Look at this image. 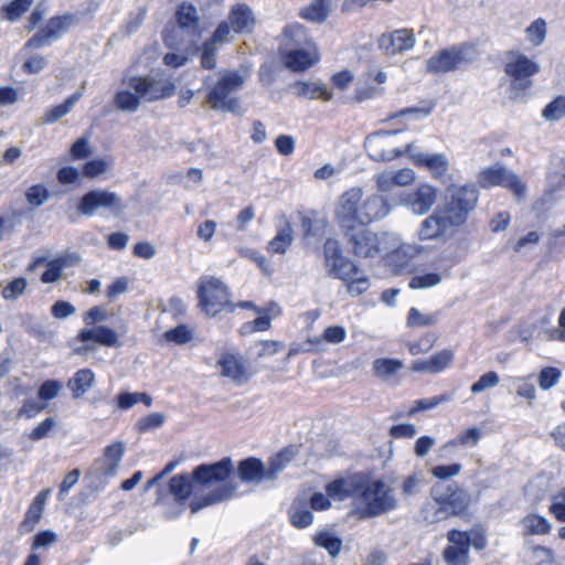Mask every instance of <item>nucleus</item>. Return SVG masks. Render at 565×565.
Returning a JSON list of instances; mask_svg holds the SVG:
<instances>
[{"instance_id": "f257e3e1", "label": "nucleus", "mask_w": 565, "mask_h": 565, "mask_svg": "<svg viewBox=\"0 0 565 565\" xmlns=\"http://www.w3.org/2000/svg\"><path fill=\"white\" fill-rule=\"evenodd\" d=\"M235 471L233 460L224 457L213 463L196 466L191 475L180 473L169 480V493L179 504L180 510L172 514L175 518L185 510L189 502L192 513L228 501L236 495L237 487L232 482H225Z\"/></svg>"}, {"instance_id": "f03ea898", "label": "nucleus", "mask_w": 565, "mask_h": 565, "mask_svg": "<svg viewBox=\"0 0 565 565\" xmlns=\"http://www.w3.org/2000/svg\"><path fill=\"white\" fill-rule=\"evenodd\" d=\"M390 212L391 205L383 195L372 194L363 199V189L354 186L339 198L334 218L340 230L343 231L367 226L383 220Z\"/></svg>"}, {"instance_id": "7ed1b4c3", "label": "nucleus", "mask_w": 565, "mask_h": 565, "mask_svg": "<svg viewBox=\"0 0 565 565\" xmlns=\"http://www.w3.org/2000/svg\"><path fill=\"white\" fill-rule=\"evenodd\" d=\"M396 132L382 130L367 136L365 147L371 158L376 161H391L406 153L409 154L416 166L427 168L435 178H441L447 173L448 159L443 153L415 152L413 143H407L404 151L398 148H387L391 137Z\"/></svg>"}, {"instance_id": "20e7f679", "label": "nucleus", "mask_w": 565, "mask_h": 565, "mask_svg": "<svg viewBox=\"0 0 565 565\" xmlns=\"http://www.w3.org/2000/svg\"><path fill=\"white\" fill-rule=\"evenodd\" d=\"M398 507L394 490L382 480L363 479L355 513L366 520L383 515Z\"/></svg>"}, {"instance_id": "39448f33", "label": "nucleus", "mask_w": 565, "mask_h": 565, "mask_svg": "<svg viewBox=\"0 0 565 565\" xmlns=\"http://www.w3.org/2000/svg\"><path fill=\"white\" fill-rule=\"evenodd\" d=\"M286 45L307 47H295L284 56L285 65L292 72H303L319 61V54L315 44L308 39L303 25L294 23L284 29Z\"/></svg>"}, {"instance_id": "423d86ee", "label": "nucleus", "mask_w": 565, "mask_h": 565, "mask_svg": "<svg viewBox=\"0 0 565 565\" xmlns=\"http://www.w3.org/2000/svg\"><path fill=\"white\" fill-rule=\"evenodd\" d=\"M244 77L236 71L224 73L218 81L210 87L206 94V103L211 109L238 115L242 113L241 99L232 96L241 89Z\"/></svg>"}, {"instance_id": "0eeeda50", "label": "nucleus", "mask_w": 565, "mask_h": 565, "mask_svg": "<svg viewBox=\"0 0 565 565\" xmlns=\"http://www.w3.org/2000/svg\"><path fill=\"white\" fill-rule=\"evenodd\" d=\"M541 67L539 63L527 57L525 54L512 50L505 53L504 73L511 78L509 92L510 97L516 99L532 85V77L539 74Z\"/></svg>"}, {"instance_id": "6e6552de", "label": "nucleus", "mask_w": 565, "mask_h": 565, "mask_svg": "<svg viewBox=\"0 0 565 565\" xmlns=\"http://www.w3.org/2000/svg\"><path fill=\"white\" fill-rule=\"evenodd\" d=\"M479 191L475 184L451 185L447 189V194L443 207L448 220L458 227L462 225L470 212L478 203Z\"/></svg>"}, {"instance_id": "1a4fd4ad", "label": "nucleus", "mask_w": 565, "mask_h": 565, "mask_svg": "<svg viewBox=\"0 0 565 565\" xmlns=\"http://www.w3.org/2000/svg\"><path fill=\"white\" fill-rule=\"evenodd\" d=\"M226 285L215 277H201L199 280L198 298L200 308L210 317L228 310L233 312L235 305L230 299Z\"/></svg>"}, {"instance_id": "9d476101", "label": "nucleus", "mask_w": 565, "mask_h": 565, "mask_svg": "<svg viewBox=\"0 0 565 565\" xmlns=\"http://www.w3.org/2000/svg\"><path fill=\"white\" fill-rule=\"evenodd\" d=\"M341 232L351 254L358 258H375L388 253V248L385 247L387 237L385 233L373 232L367 226H358Z\"/></svg>"}, {"instance_id": "9b49d317", "label": "nucleus", "mask_w": 565, "mask_h": 565, "mask_svg": "<svg viewBox=\"0 0 565 565\" xmlns=\"http://www.w3.org/2000/svg\"><path fill=\"white\" fill-rule=\"evenodd\" d=\"M477 57L476 50L470 44L455 45L440 50L427 61V72L433 74L448 73L461 65L472 63Z\"/></svg>"}, {"instance_id": "f8f14e48", "label": "nucleus", "mask_w": 565, "mask_h": 565, "mask_svg": "<svg viewBox=\"0 0 565 565\" xmlns=\"http://www.w3.org/2000/svg\"><path fill=\"white\" fill-rule=\"evenodd\" d=\"M324 267L330 277L349 280L351 276L360 273L359 266L343 254L340 242L337 238L329 237L322 246Z\"/></svg>"}, {"instance_id": "ddd939ff", "label": "nucleus", "mask_w": 565, "mask_h": 565, "mask_svg": "<svg viewBox=\"0 0 565 565\" xmlns=\"http://www.w3.org/2000/svg\"><path fill=\"white\" fill-rule=\"evenodd\" d=\"M76 210L79 215L87 217L94 216L100 210L119 215L125 210V204L115 192L105 189H93L79 199Z\"/></svg>"}, {"instance_id": "4468645a", "label": "nucleus", "mask_w": 565, "mask_h": 565, "mask_svg": "<svg viewBox=\"0 0 565 565\" xmlns=\"http://www.w3.org/2000/svg\"><path fill=\"white\" fill-rule=\"evenodd\" d=\"M79 22L75 13L52 17L47 23L26 41L24 49H42L57 41L64 33Z\"/></svg>"}, {"instance_id": "2eb2a0df", "label": "nucleus", "mask_w": 565, "mask_h": 565, "mask_svg": "<svg viewBox=\"0 0 565 565\" xmlns=\"http://www.w3.org/2000/svg\"><path fill=\"white\" fill-rule=\"evenodd\" d=\"M478 181L482 188L500 185L513 192L518 200H523L526 195V184L519 175L508 170L502 163H497L486 168L479 173Z\"/></svg>"}, {"instance_id": "dca6fc26", "label": "nucleus", "mask_w": 565, "mask_h": 565, "mask_svg": "<svg viewBox=\"0 0 565 565\" xmlns=\"http://www.w3.org/2000/svg\"><path fill=\"white\" fill-rule=\"evenodd\" d=\"M430 495H436L441 501L449 516L463 514L471 503L470 492L457 483H437L431 487Z\"/></svg>"}, {"instance_id": "f3484780", "label": "nucleus", "mask_w": 565, "mask_h": 565, "mask_svg": "<svg viewBox=\"0 0 565 565\" xmlns=\"http://www.w3.org/2000/svg\"><path fill=\"white\" fill-rule=\"evenodd\" d=\"M128 87L140 94L145 102L168 98L175 93V85L169 79L135 76L129 78Z\"/></svg>"}, {"instance_id": "a211bd4d", "label": "nucleus", "mask_w": 565, "mask_h": 565, "mask_svg": "<svg viewBox=\"0 0 565 565\" xmlns=\"http://www.w3.org/2000/svg\"><path fill=\"white\" fill-rule=\"evenodd\" d=\"M438 191L429 184H420L414 191L399 194V202L418 215H424L435 205Z\"/></svg>"}, {"instance_id": "6ab92c4d", "label": "nucleus", "mask_w": 565, "mask_h": 565, "mask_svg": "<svg viewBox=\"0 0 565 565\" xmlns=\"http://www.w3.org/2000/svg\"><path fill=\"white\" fill-rule=\"evenodd\" d=\"M415 42L413 30L399 29L382 34L379 39V47L386 55H396L413 49Z\"/></svg>"}, {"instance_id": "aec40b11", "label": "nucleus", "mask_w": 565, "mask_h": 565, "mask_svg": "<svg viewBox=\"0 0 565 565\" xmlns=\"http://www.w3.org/2000/svg\"><path fill=\"white\" fill-rule=\"evenodd\" d=\"M126 452V445L124 441H116L108 445L102 458L97 459L94 463L95 471L107 478L116 476L120 461L122 460Z\"/></svg>"}, {"instance_id": "412c9836", "label": "nucleus", "mask_w": 565, "mask_h": 565, "mask_svg": "<svg viewBox=\"0 0 565 565\" xmlns=\"http://www.w3.org/2000/svg\"><path fill=\"white\" fill-rule=\"evenodd\" d=\"M77 340L86 343L82 349L83 351H90L93 349L88 342H94L108 348H117L121 345L117 332L107 326L82 329L77 334Z\"/></svg>"}, {"instance_id": "4be33fe9", "label": "nucleus", "mask_w": 565, "mask_h": 565, "mask_svg": "<svg viewBox=\"0 0 565 565\" xmlns=\"http://www.w3.org/2000/svg\"><path fill=\"white\" fill-rule=\"evenodd\" d=\"M362 482L363 478L358 476L339 478L329 482L326 486V492L328 497L340 501L345 500L348 498H354L356 504Z\"/></svg>"}, {"instance_id": "5701e85b", "label": "nucleus", "mask_w": 565, "mask_h": 565, "mask_svg": "<svg viewBox=\"0 0 565 565\" xmlns=\"http://www.w3.org/2000/svg\"><path fill=\"white\" fill-rule=\"evenodd\" d=\"M454 224L448 220V216L439 207L431 215L426 217L420 225L418 236L420 239H434L445 235L449 230L454 228Z\"/></svg>"}, {"instance_id": "b1692460", "label": "nucleus", "mask_w": 565, "mask_h": 565, "mask_svg": "<svg viewBox=\"0 0 565 565\" xmlns=\"http://www.w3.org/2000/svg\"><path fill=\"white\" fill-rule=\"evenodd\" d=\"M454 358L452 350L444 349L428 359L414 361L411 369L414 372L437 374L446 370L452 363Z\"/></svg>"}, {"instance_id": "393cba45", "label": "nucleus", "mask_w": 565, "mask_h": 565, "mask_svg": "<svg viewBox=\"0 0 565 565\" xmlns=\"http://www.w3.org/2000/svg\"><path fill=\"white\" fill-rule=\"evenodd\" d=\"M218 365L222 367V374L237 384L245 383L250 377L246 363L232 353H224L218 360Z\"/></svg>"}, {"instance_id": "a878e982", "label": "nucleus", "mask_w": 565, "mask_h": 565, "mask_svg": "<svg viewBox=\"0 0 565 565\" xmlns=\"http://www.w3.org/2000/svg\"><path fill=\"white\" fill-rule=\"evenodd\" d=\"M452 263L437 264L434 273H424L415 275L409 280L411 289H427L439 285L445 278L451 274Z\"/></svg>"}, {"instance_id": "bb28decb", "label": "nucleus", "mask_w": 565, "mask_h": 565, "mask_svg": "<svg viewBox=\"0 0 565 565\" xmlns=\"http://www.w3.org/2000/svg\"><path fill=\"white\" fill-rule=\"evenodd\" d=\"M227 22L236 33L252 32L256 23L253 10L245 3L231 8Z\"/></svg>"}, {"instance_id": "cd10ccee", "label": "nucleus", "mask_w": 565, "mask_h": 565, "mask_svg": "<svg viewBox=\"0 0 565 565\" xmlns=\"http://www.w3.org/2000/svg\"><path fill=\"white\" fill-rule=\"evenodd\" d=\"M237 475L243 482L259 483L267 480L265 465L255 457L243 459L238 462Z\"/></svg>"}, {"instance_id": "c85d7f7f", "label": "nucleus", "mask_w": 565, "mask_h": 565, "mask_svg": "<svg viewBox=\"0 0 565 565\" xmlns=\"http://www.w3.org/2000/svg\"><path fill=\"white\" fill-rule=\"evenodd\" d=\"M95 384V374L90 369H79L67 381V387L75 399L82 398Z\"/></svg>"}, {"instance_id": "c756f323", "label": "nucleus", "mask_w": 565, "mask_h": 565, "mask_svg": "<svg viewBox=\"0 0 565 565\" xmlns=\"http://www.w3.org/2000/svg\"><path fill=\"white\" fill-rule=\"evenodd\" d=\"M178 25L190 34L198 33L200 29V17L196 8L188 2L180 4L175 11Z\"/></svg>"}, {"instance_id": "7c9ffc66", "label": "nucleus", "mask_w": 565, "mask_h": 565, "mask_svg": "<svg viewBox=\"0 0 565 565\" xmlns=\"http://www.w3.org/2000/svg\"><path fill=\"white\" fill-rule=\"evenodd\" d=\"M331 12L330 0H313L300 11V17L307 21L321 24L326 22Z\"/></svg>"}, {"instance_id": "2f4dec72", "label": "nucleus", "mask_w": 565, "mask_h": 565, "mask_svg": "<svg viewBox=\"0 0 565 565\" xmlns=\"http://www.w3.org/2000/svg\"><path fill=\"white\" fill-rule=\"evenodd\" d=\"M295 457L292 448H284L281 451L271 457L268 466L265 467L267 480H275L281 471H284Z\"/></svg>"}, {"instance_id": "473e14b6", "label": "nucleus", "mask_w": 565, "mask_h": 565, "mask_svg": "<svg viewBox=\"0 0 565 565\" xmlns=\"http://www.w3.org/2000/svg\"><path fill=\"white\" fill-rule=\"evenodd\" d=\"M420 516L427 524H434L449 518V512L436 495L426 501L420 509Z\"/></svg>"}, {"instance_id": "72a5a7b5", "label": "nucleus", "mask_w": 565, "mask_h": 565, "mask_svg": "<svg viewBox=\"0 0 565 565\" xmlns=\"http://www.w3.org/2000/svg\"><path fill=\"white\" fill-rule=\"evenodd\" d=\"M143 100L142 96L131 89L118 90L114 96V105L118 110L126 113H136Z\"/></svg>"}, {"instance_id": "f704fd0d", "label": "nucleus", "mask_w": 565, "mask_h": 565, "mask_svg": "<svg viewBox=\"0 0 565 565\" xmlns=\"http://www.w3.org/2000/svg\"><path fill=\"white\" fill-rule=\"evenodd\" d=\"M81 97H82V93L76 92L73 95L68 96L65 99V102L62 103L61 105H57V106L49 109L44 115V118H43L44 122L45 124H54L57 120H60L61 118L65 117L68 113H71V110L73 109V107L79 100Z\"/></svg>"}, {"instance_id": "c9c22d12", "label": "nucleus", "mask_w": 565, "mask_h": 565, "mask_svg": "<svg viewBox=\"0 0 565 565\" xmlns=\"http://www.w3.org/2000/svg\"><path fill=\"white\" fill-rule=\"evenodd\" d=\"M404 363L403 361L398 359H387V358H381L376 359L373 362V372L374 375L386 380L393 374H395L397 371L403 369Z\"/></svg>"}, {"instance_id": "e433bc0d", "label": "nucleus", "mask_w": 565, "mask_h": 565, "mask_svg": "<svg viewBox=\"0 0 565 565\" xmlns=\"http://www.w3.org/2000/svg\"><path fill=\"white\" fill-rule=\"evenodd\" d=\"M29 282L24 277H15L2 285L1 296L7 301H15L23 296L28 289Z\"/></svg>"}, {"instance_id": "4c0bfd02", "label": "nucleus", "mask_w": 565, "mask_h": 565, "mask_svg": "<svg viewBox=\"0 0 565 565\" xmlns=\"http://www.w3.org/2000/svg\"><path fill=\"white\" fill-rule=\"evenodd\" d=\"M292 243V228L289 223L281 227L269 242L268 249L273 253L284 254Z\"/></svg>"}, {"instance_id": "58836bf2", "label": "nucleus", "mask_w": 565, "mask_h": 565, "mask_svg": "<svg viewBox=\"0 0 565 565\" xmlns=\"http://www.w3.org/2000/svg\"><path fill=\"white\" fill-rule=\"evenodd\" d=\"M439 312L422 313L417 308L412 307L407 315V327H429L438 322Z\"/></svg>"}, {"instance_id": "ea45409f", "label": "nucleus", "mask_w": 565, "mask_h": 565, "mask_svg": "<svg viewBox=\"0 0 565 565\" xmlns=\"http://www.w3.org/2000/svg\"><path fill=\"white\" fill-rule=\"evenodd\" d=\"M316 545L328 551L331 557H337L342 547V541L330 532H320L315 536Z\"/></svg>"}, {"instance_id": "a19ab883", "label": "nucleus", "mask_w": 565, "mask_h": 565, "mask_svg": "<svg viewBox=\"0 0 565 565\" xmlns=\"http://www.w3.org/2000/svg\"><path fill=\"white\" fill-rule=\"evenodd\" d=\"M296 85L299 88L300 96H306L309 98H322L324 100H330L332 98V94L323 84H310L299 81Z\"/></svg>"}, {"instance_id": "79ce46f5", "label": "nucleus", "mask_w": 565, "mask_h": 565, "mask_svg": "<svg viewBox=\"0 0 565 565\" xmlns=\"http://www.w3.org/2000/svg\"><path fill=\"white\" fill-rule=\"evenodd\" d=\"M68 265L67 257L50 260L46 270L41 276V281L52 284L62 277L63 269Z\"/></svg>"}, {"instance_id": "37998d69", "label": "nucleus", "mask_w": 565, "mask_h": 565, "mask_svg": "<svg viewBox=\"0 0 565 565\" xmlns=\"http://www.w3.org/2000/svg\"><path fill=\"white\" fill-rule=\"evenodd\" d=\"M523 524L529 534L543 535L547 534L551 530L548 521L541 515L530 514L523 519Z\"/></svg>"}, {"instance_id": "c03bdc74", "label": "nucleus", "mask_w": 565, "mask_h": 565, "mask_svg": "<svg viewBox=\"0 0 565 565\" xmlns=\"http://www.w3.org/2000/svg\"><path fill=\"white\" fill-rule=\"evenodd\" d=\"M482 436L481 429L478 427H471L467 429L465 433L458 435L456 438L449 440L445 444L444 448L455 447V446H476Z\"/></svg>"}, {"instance_id": "a18cd8bd", "label": "nucleus", "mask_w": 565, "mask_h": 565, "mask_svg": "<svg viewBox=\"0 0 565 565\" xmlns=\"http://www.w3.org/2000/svg\"><path fill=\"white\" fill-rule=\"evenodd\" d=\"M444 559L447 565H469V550L460 546H447L444 550Z\"/></svg>"}, {"instance_id": "49530a36", "label": "nucleus", "mask_w": 565, "mask_h": 565, "mask_svg": "<svg viewBox=\"0 0 565 565\" xmlns=\"http://www.w3.org/2000/svg\"><path fill=\"white\" fill-rule=\"evenodd\" d=\"M526 38L534 46H540L546 38V22L539 18L525 29Z\"/></svg>"}, {"instance_id": "de8ad7c7", "label": "nucleus", "mask_w": 565, "mask_h": 565, "mask_svg": "<svg viewBox=\"0 0 565 565\" xmlns=\"http://www.w3.org/2000/svg\"><path fill=\"white\" fill-rule=\"evenodd\" d=\"M543 118L547 121H557L565 116V96L561 95L548 103L543 111Z\"/></svg>"}, {"instance_id": "09e8293b", "label": "nucleus", "mask_w": 565, "mask_h": 565, "mask_svg": "<svg viewBox=\"0 0 565 565\" xmlns=\"http://www.w3.org/2000/svg\"><path fill=\"white\" fill-rule=\"evenodd\" d=\"M33 1L34 0H13L7 6H3L1 10L6 19L15 21L30 9Z\"/></svg>"}, {"instance_id": "8fccbe9b", "label": "nucleus", "mask_w": 565, "mask_h": 565, "mask_svg": "<svg viewBox=\"0 0 565 565\" xmlns=\"http://www.w3.org/2000/svg\"><path fill=\"white\" fill-rule=\"evenodd\" d=\"M63 388V384L58 380H46L44 381L38 391V397L40 401L46 403L51 399L56 398Z\"/></svg>"}, {"instance_id": "3c124183", "label": "nucleus", "mask_w": 565, "mask_h": 565, "mask_svg": "<svg viewBox=\"0 0 565 565\" xmlns=\"http://www.w3.org/2000/svg\"><path fill=\"white\" fill-rule=\"evenodd\" d=\"M451 399H452V396L448 395V394H441L439 396L418 399V401H416V405L409 409L408 415L413 416L414 414H416L418 412L435 408L443 403L450 402Z\"/></svg>"}, {"instance_id": "603ef678", "label": "nucleus", "mask_w": 565, "mask_h": 565, "mask_svg": "<svg viewBox=\"0 0 565 565\" xmlns=\"http://www.w3.org/2000/svg\"><path fill=\"white\" fill-rule=\"evenodd\" d=\"M50 198V192L44 184H34L25 192V199L32 206L39 207L43 205Z\"/></svg>"}, {"instance_id": "864d4df0", "label": "nucleus", "mask_w": 565, "mask_h": 565, "mask_svg": "<svg viewBox=\"0 0 565 565\" xmlns=\"http://www.w3.org/2000/svg\"><path fill=\"white\" fill-rule=\"evenodd\" d=\"M561 376L562 373L557 367H544L539 375V385L542 390L548 391L558 383Z\"/></svg>"}, {"instance_id": "5fc2aeb1", "label": "nucleus", "mask_w": 565, "mask_h": 565, "mask_svg": "<svg viewBox=\"0 0 565 565\" xmlns=\"http://www.w3.org/2000/svg\"><path fill=\"white\" fill-rule=\"evenodd\" d=\"M46 407H47V404L42 401H38L34 398H26L23 402L22 407L19 409L18 416L24 417V418H34L40 413H42L44 409H46Z\"/></svg>"}, {"instance_id": "6e6d98bb", "label": "nucleus", "mask_w": 565, "mask_h": 565, "mask_svg": "<svg viewBox=\"0 0 565 565\" xmlns=\"http://www.w3.org/2000/svg\"><path fill=\"white\" fill-rule=\"evenodd\" d=\"M164 338L169 342L177 344H185L193 338L192 331L185 324H179L178 327L168 330L164 333Z\"/></svg>"}, {"instance_id": "4d7b16f0", "label": "nucleus", "mask_w": 565, "mask_h": 565, "mask_svg": "<svg viewBox=\"0 0 565 565\" xmlns=\"http://www.w3.org/2000/svg\"><path fill=\"white\" fill-rule=\"evenodd\" d=\"M109 168V162L102 158H95L84 163L83 166V174L86 178L94 179Z\"/></svg>"}, {"instance_id": "13d9d810", "label": "nucleus", "mask_w": 565, "mask_h": 565, "mask_svg": "<svg viewBox=\"0 0 565 565\" xmlns=\"http://www.w3.org/2000/svg\"><path fill=\"white\" fill-rule=\"evenodd\" d=\"M499 382V375L495 372L490 371L481 375L480 379L471 385L470 391L472 394H479L488 388L497 386Z\"/></svg>"}, {"instance_id": "bf43d9fd", "label": "nucleus", "mask_w": 565, "mask_h": 565, "mask_svg": "<svg viewBox=\"0 0 565 565\" xmlns=\"http://www.w3.org/2000/svg\"><path fill=\"white\" fill-rule=\"evenodd\" d=\"M166 416L162 413H151L137 423V428L140 433L157 429L163 425Z\"/></svg>"}, {"instance_id": "052dcab7", "label": "nucleus", "mask_w": 565, "mask_h": 565, "mask_svg": "<svg viewBox=\"0 0 565 565\" xmlns=\"http://www.w3.org/2000/svg\"><path fill=\"white\" fill-rule=\"evenodd\" d=\"M290 522L298 529H305L313 522V514L308 509H292L290 511Z\"/></svg>"}, {"instance_id": "680f3d73", "label": "nucleus", "mask_w": 565, "mask_h": 565, "mask_svg": "<svg viewBox=\"0 0 565 565\" xmlns=\"http://www.w3.org/2000/svg\"><path fill=\"white\" fill-rule=\"evenodd\" d=\"M56 420L53 417H46L29 434V439L39 441L47 437L49 433L56 426Z\"/></svg>"}, {"instance_id": "e2e57ef3", "label": "nucleus", "mask_w": 565, "mask_h": 565, "mask_svg": "<svg viewBox=\"0 0 565 565\" xmlns=\"http://www.w3.org/2000/svg\"><path fill=\"white\" fill-rule=\"evenodd\" d=\"M344 281L347 282L348 292L353 297L364 294L370 288V281L366 276H360L356 278L351 276V279Z\"/></svg>"}, {"instance_id": "0e129e2a", "label": "nucleus", "mask_w": 565, "mask_h": 565, "mask_svg": "<svg viewBox=\"0 0 565 565\" xmlns=\"http://www.w3.org/2000/svg\"><path fill=\"white\" fill-rule=\"evenodd\" d=\"M462 470L460 463L440 465L431 469V475L440 480H447L451 477L458 476Z\"/></svg>"}, {"instance_id": "69168bd1", "label": "nucleus", "mask_w": 565, "mask_h": 565, "mask_svg": "<svg viewBox=\"0 0 565 565\" xmlns=\"http://www.w3.org/2000/svg\"><path fill=\"white\" fill-rule=\"evenodd\" d=\"M270 328V317L268 316H262L256 318L253 321L245 322L241 327V333L242 334H249L256 331H266Z\"/></svg>"}, {"instance_id": "338daca9", "label": "nucleus", "mask_w": 565, "mask_h": 565, "mask_svg": "<svg viewBox=\"0 0 565 565\" xmlns=\"http://www.w3.org/2000/svg\"><path fill=\"white\" fill-rule=\"evenodd\" d=\"M216 45L206 41L203 44L201 53V64L206 70H213L216 65Z\"/></svg>"}, {"instance_id": "774afa93", "label": "nucleus", "mask_w": 565, "mask_h": 565, "mask_svg": "<svg viewBox=\"0 0 565 565\" xmlns=\"http://www.w3.org/2000/svg\"><path fill=\"white\" fill-rule=\"evenodd\" d=\"M550 512L561 522H565V488L554 497Z\"/></svg>"}]
</instances>
